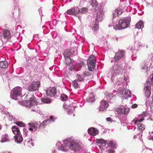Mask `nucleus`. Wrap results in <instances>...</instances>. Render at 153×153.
Segmentation results:
<instances>
[{
  "mask_svg": "<svg viewBox=\"0 0 153 153\" xmlns=\"http://www.w3.org/2000/svg\"><path fill=\"white\" fill-rule=\"evenodd\" d=\"M74 66H71L70 68V70L71 71H72L73 70H74V68H73V67H74Z\"/></svg>",
  "mask_w": 153,
  "mask_h": 153,
  "instance_id": "obj_52",
  "label": "nucleus"
},
{
  "mask_svg": "<svg viewBox=\"0 0 153 153\" xmlns=\"http://www.w3.org/2000/svg\"><path fill=\"white\" fill-rule=\"evenodd\" d=\"M109 104L105 100H103L100 102V105L99 110L100 111H103L108 106Z\"/></svg>",
  "mask_w": 153,
  "mask_h": 153,
  "instance_id": "obj_11",
  "label": "nucleus"
},
{
  "mask_svg": "<svg viewBox=\"0 0 153 153\" xmlns=\"http://www.w3.org/2000/svg\"><path fill=\"white\" fill-rule=\"evenodd\" d=\"M0 153H5L4 152H0Z\"/></svg>",
  "mask_w": 153,
  "mask_h": 153,
  "instance_id": "obj_56",
  "label": "nucleus"
},
{
  "mask_svg": "<svg viewBox=\"0 0 153 153\" xmlns=\"http://www.w3.org/2000/svg\"><path fill=\"white\" fill-rule=\"evenodd\" d=\"M105 140L102 139H97L96 140V142L97 143L101 144L104 142Z\"/></svg>",
  "mask_w": 153,
  "mask_h": 153,
  "instance_id": "obj_40",
  "label": "nucleus"
},
{
  "mask_svg": "<svg viewBox=\"0 0 153 153\" xmlns=\"http://www.w3.org/2000/svg\"><path fill=\"white\" fill-rule=\"evenodd\" d=\"M95 57L94 55L92 54L89 57L87 60V65L89 70L93 71L95 67Z\"/></svg>",
  "mask_w": 153,
  "mask_h": 153,
  "instance_id": "obj_3",
  "label": "nucleus"
},
{
  "mask_svg": "<svg viewBox=\"0 0 153 153\" xmlns=\"http://www.w3.org/2000/svg\"><path fill=\"white\" fill-rule=\"evenodd\" d=\"M125 110H125V113H124V114H127L129 112V110L128 108H125Z\"/></svg>",
  "mask_w": 153,
  "mask_h": 153,
  "instance_id": "obj_49",
  "label": "nucleus"
},
{
  "mask_svg": "<svg viewBox=\"0 0 153 153\" xmlns=\"http://www.w3.org/2000/svg\"><path fill=\"white\" fill-rule=\"evenodd\" d=\"M107 142V141L105 140L102 144H100L99 145L100 148L101 149H102L103 147L105 146Z\"/></svg>",
  "mask_w": 153,
  "mask_h": 153,
  "instance_id": "obj_41",
  "label": "nucleus"
},
{
  "mask_svg": "<svg viewBox=\"0 0 153 153\" xmlns=\"http://www.w3.org/2000/svg\"><path fill=\"white\" fill-rule=\"evenodd\" d=\"M73 8L68 10L67 11V13L68 14H73Z\"/></svg>",
  "mask_w": 153,
  "mask_h": 153,
  "instance_id": "obj_42",
  "label": "nucleus"
},
{
  "mask_svg": "<svg viewBox=\"0 0 153 153\" xmlns=\"http://www.w3.org/2000/svg\"><path fill=\"white\" fill-rule=\"evenodd\" d=\"M28 130L30 131H35L39 127V124L37 123H30L28 124Z\"/></svg>",
  "mask_w": 153,
  "mask_h": 153,
  "instance_id": "obj_9",
  "label": "nucleus"
},
{
  "mask_svg": "<svg viewBox=\"0 0 153 153\" xmlns=\"http://www.w3.org/2000/svg\"><path fill=\"white\" fill-rule=\"evenodd\" d=\"M88 132L89 135L93 136H96L99 133L98 130L93 127L88 128Z\"/></svg>",
  "mask_w": 153,
  "mask_h": 153,
  "instance_id": "obj_12",
  "label": "nucleus"
},
{
  "mask_svg": "<svg viewBox=\"0 0 153 153\" xmlns=\"http://www.w3.org/2000/svg\"><path fill=\"white\" fill-rule=\"evenodd\" d=\"M125 52L124 50H119L117 52L114 56V60L115 62L119 61L120 59L125 56Z\"/></svg>",
  "mask_w": 153,
  "mask_h": 153,
  "instance_id": "obj_6",
  "label": "nucleus"
},
{
  "mask_svg": "<svg viewBox=\"0 0 153 153\" xmlns=\"http://www.w3.org/2000/svg\"><path fill=\"white\" fill-rule=\"evenodd\" d=\"M50 120H53V116H51L50 117Z\"/></svg>",
  "mask_w": 153,
  "mask_h": 153,
  "instance_id": "obj_53",
  "label": "nucleus"
},
{
  "mask_svg": "<svg viewBox=\"0 0 153 153\" xmlns=\"http://www.w3.org/2000/svg\"><path fill=\"white\" fill-rule=\"evenodd\" d=\"M27 134H26V136H27Z\"/></svg>",
  "mask_w": 153,
  "mask_h": 153,
  "instance_id": "obj_58",
  "label": "nucleus"
},
{
  "mask_svg": "<svg viewBox=\"0 0 153 153\" xmlns=\"http://www.w3.org/2000/svg\"><path fill=\"white\" fill-rule=\"evenodd\" d=\"M48 122H50V120L49 119H48L46 120H44L43 122H42L41 124H39V128H41V126H42L43 127V128L45 126V125H46L47 123Z\"/></svg>",
  "mask_w": 153,
  "mask_h": 153,
  "instance_id": "obj_25",
  "label": "nucleus"
},
{
  "mask_svg": "<svg viewBox=\"0 0 153 153\" xmlns=\"http://www.w3.org/2000/svg\"><path fill=\"white\" fill-rule=\"evenodd\" d=\"M73 14L75 16H77V14L80 13V10L76 7L73 8Z\"/></svg>",
  "mask_w": 153,
  "mask_h": 153,
  "instance_id": "obj_27",
  "label": "nucleus"
},
{
  "mask_svg": "<svg viewBox=\"0 0 153 153\" xmlns=\"http://www.w3.org/2000/svg\"><path fill=\"white\" fill-rule=\"evenodd\" d=\"M98 28V26L97 25H94L93 27V29L95 31L97 30Z\"/></svg>",
  "mask_w": 153,
  "mask_h": 153,
  "instance_id": "obj_44",
  "label": "nucleus"
},
{
  "mask_svg": "<svg viewBox=\"0 0 153 153\" xmlns=\"http://www.w3.org/2000/svg\"><path fill=\"white\" fill-rule=\"evenodd\" d=\"M84 63L82 62H81L79 64H76L73 67L74 71H78L81 70L82 67H84Z\"/></svg>",
  "mask_w": 153,
  "mask_h": 153,
  "instance_id": "obj_14",
  "label": "nucleus"
},
{
  "mask_svg": "<svg viewBox=\"0 0 153 153\" xmlns=\"http://www.w3.org/2000/svg\"><path fill=\"white\" fill-rule=\"evenodd\" d=\"M66 65H69L72 63V60L70 57L65 58Z\"/></svg>",
  "mask_w": 153,
  "mask_h": 153,
  "instance_id": "obj_29",
  "label": "nucleus"
},
{
  "mask_svg": "<svg viewBox=\"0 0 153 153\" xmlns=\"http://www.w3.org/2000/svg\"><path fill=\"white\" fill-rule=\"evenodd\" d=\"M148 87L151 88V84L149 81H146L144 88H148Z\"/></svg>",
  "mask_w": 153,
  "mask_h": 153,
  "instance_id": "obj_39",
  "label": "nucleus"
},
{
  "mask_svg": "<svg viewBox=\"0 0 153 153\" xmlns=\"http://www.w3.org/2000/svg\"><path fill=\"white\" fill-rule=\"evenodd\" d=\"M116 10L117 11L118 14H119L120 15L122 14V11L119 8H117Z\"/></svg>",
  "mask_w": 153,
  "mask_h": 153,
  "instance_id": "obj_46",
  "label": "nucleus"
},
{
  "mask_svg": "<svg viewBox=\"0 0 153 153\" xmlns=\"http://www.w3.org/2000/svg\"><path fill=\"white\" fill-rule=\"evenodd\" d=\"M104 11L103 10L100 9L99 10L96 14V21L99 22L101 21L103 19V16L104 15Z\"/></svg>",
  "mask_w": 153,
  "mask_h": 153,
  "instance_id": "obj_10",
  "label": "nucleus"
},
{
  "mask_svg": "<svg viewBox=\"0 0 153 153\" xmlns=\"http://www.w3.org/2000/svg\"><path fill=\"white\" fill-rule=\"evenodd\" d=\"M73 53L69 50L67 49L65 50L64 53V56L65 58L70 57Z\"/></svg>",
  "mask_w": 153,
  "mask_h": 153,
  "instance_id": "obj_19",
  "label": "nucleus"
},
{
  "mask_svg": "<svg viewBox=\"0 0 153 153\" xmlns=\"http://www.w3.org/2000/svg\"><path fill=\"white\" fill-rule=\"evenodd\" d=\"M41 85L39 81H33L29 86L28 89L30 91H34L38 89Z\"/></svg>",
  "mask_w": 153,
  "mask_h": 153,
  "instance_id": "obj_5",
  "label": "nucleus"
},
{
  "mask_svg": "<svg viewBox=\"0 0 153 153\" xmlns=\"http://www.w3.org/2000/svg\"><path fill=\"white\" fill-rule=\"evenodd\" d=\"M8 63L6 61H1L0 62V68H4L8 66Z\"/></svg>",
  "mask_w": 153,
  "mask_h": 153,
  "instance_id": "obj_21",
  "label": "nucleus"
},
{
  "mask_svg": "<svg viewBox=\"0 0 153 153\" xmlns=\"http://www.w3.org/2000/svg\"><path fill=\"white\" fill-rule=\"evenodd\" d=\"M144 120V118L143 117V118H141L140 119H136L135 120H134V124L135 125H137V122H141L143 121Z\"/></svg>",
  "mask_w": 153,
  "mask_h": 153,
  "instance_id": "obj_33",
  "label": "nucleus"
},
{
  "mask_svg": "<svg viewBox=\"0 0 153 153\" xmlns=\"http://www.w3.org/2000/svg\"><path fill=\"white\" fill-rule=\"evenodd\" d=\"M61 98L63 101H66L68 99V96L64 94H61Z\"/></svg>",
  "mask_w": 153,
  "mask_h": 153,
  "instance_id": "obj_34",
  "label": "nucleus"
},
{
  "mask_svg": "<svg viewBox=\"0 0 153 153\" xmlns=\"http://www.w3.org/2000/svg\"><path fill=\"white\" fill-rule=\"evenodd\" d=\"M1 125H0V130H1Z\"/></svg>",
  "mask_w": 153,
  "mask_h": 153,
  "instance_id": "obj_55",
  "label": "nucleus"
},
{
  "mask_svg": "<svg viewBox=\"0 0 153 153\" xmlns=\"http://www.w3.org/2000/svg\"><path fill=\"white\" fill-rule=\"evenodd\" d=\"M137 125L138 130L143 131L145 129V126L142 123H137Z\"/></svg>",
  "mask_w": 153,
  "mask_h": 153,
  "instance_id": "obj_26",
  "label": "nucleus"
},
{
  "mask_svg": "<svg viewBox=\"0 0 153 153\" xmlns=\"http://www.w3.org/2000/svg\"><path fill=\"white\" fill-rule=\"evenodd\" d=\"M14 138L15 141L17 143H20L23 141L22 136L21 134L15 136Z\"/></svg>",
  "mask_w": 153,
  "mask_h": 153,
  "instance_id": "obj_17",
  "label": "nucleus"
},
{
  "mask_svg": "<svg viewBox=\"0 0 153 153\" xmlns=\"http://www.w3.org/2000/svg\"><path fill=\"white\" fill-rule=\"evenodd\" d=\"M12 129L13 133L15 135H16L20 134L19 128L16 126H13Z\"/></svg>",
  "mask_w": 153,
  "mask_h": 153,
  "instance_id": "obj_18",
  "label": "nucleus"
},
{
  "mask_svg": "<svg viewBox=\"0 0 153 153\" xmlns=\"http://www.w3.org/2000/svg\"><path fill=\"white\" fill-rule=\"evenodd\" d=\"M115 146L114 143L113 141H111L108 143V146L111 148H114Z\"/></svg>",
  "mask_w": 153,
  "mask_h": 153,
  "instance_id": "obj_37",
  "label": "nucleus"
},
{
  "mask_svg": "<svg viewBox=\"0 0 153 153\" xmlns=\"http://www.w3.org/2000/svg\"><path fill=\"white\" fill-rule=\"evenodd\" d=\"M152 133L153 134V131H152Z\"/></svg>",
  "mask_w": 153,
  "mask_h": 153,
  "instance_id": "obj_57",
  "label": "nucleus"
},
{
  "mask_svg": "<svg viewBox=\"0 0 153 153\" xmlns=\"http://www.w3.org/2000/svg\"><path fill=\"white\" fill-rule=\"evenodd\" d=\"M64 144L63 150L65 151L71 149L76 151L80 149L82 146L80 142L72 140L64 141Z\"/></svg>",
  "mask_w": 153,
  "mask_h": 153,
  "instance_id": "obj_1",
  "label": "nucleus"
},
{
  "mask_svg": "<svg viewBox=\"0 0 153 153\" xmlns=\"http://www.w3.org/2000/svg\"><path fill=\"white\" fill-rule=\"evenodd\" d=\"M41 101L42 102L45 103H50L51 101L49 98H42L41 99Z\"/></svg>",
  "mask_w": 153,
  "mask_h": 153,
  "instance_id": "obj_24",
  "label": "nucleus"
},
{
  "mask_svg": "<svg viewBox=\"0 0 153 153\" xmlns=\"http://www.w3.org/2000/svg\"><path fill=\"white\" fill-rule=\"evenodd\" d=\"M152 100H151V103L152 105H153V94L152 95Z\"/></svg>",
  "mask_w": 153,
  "mask_h": 153,
  "instance_id": "obj_51",
  "label": "nucleus"
},
{
  "mask_svg": "<svg viewBox=\"0 0 153 153\" xmlns=\"http://www.w3.org/2000/svg\"><path fill=\"white\" fill-rule=\"evenodd\" d=\"M113 69L118 75L122 73L123 70L121 66L119 65H115L113 67Z\"/></svg>",
  "mask_w": 153,
  "mask_h": 153,
  "instance_id": "obj_13",
  "label": "nucleus"
},
{
  "mask_svg": "<svg viewBox=\"0 0 153 153\" xmlns=\"http://www.w3.org/2000/svg\"><path fill=\"white\" fill-rule=\"evenodd\" d=\"M108 152L109 153H114L115 151L114 149H110L108 150Z\"/></svg>",
  "mask_w": 153,
  "mask_h": 153,
  "instance_id": "obj_50",
  "label": "nucleus"
},
{
  "mask_svg": "<svg viewBox=\"0 0 153 153\" xmlns=\"http://www.w3.org/2000/svg\"><path fill=\"white\" fill-rule=\"evenodd\" d=\"M76 80H74L72 82L73 85L75 88H79V85L77 83Z\"/></svg>",
  "mask_w": 153,
  "mask_h": 153,
  "instance_id": "obj_32",
  "label": "nucleus"
},
{
  "mask_svg": "<svg viewBox=\"0 0 153 153\" xmlns=\"http://www.w3.org/2000/svg\"><path fill=\"white\" fill-rule=\"evenodd\" d=\"M131 18L129 17L123 18L120 19L118 24L114 26V28L116 30L125 29L128 27Z\"/></svg>",
  "mask_w": 153,
  "mask_h": 153,
  "instance_id": "obj_2",
  "label": "nucleus"
},
{
  "mask_svg": "<svg viewBox=\"0 0 153 153\" xmlns=\"http://www.w3.org/2000/svg\"><path fill=\"white\" fill-rule=\"evenodd\" d=\"M113 14L114 17L118 16L119 15V14H118L117 11L116 10L114 11Z\"/></svg>",
  "mask_w": 153,
  "mask_h": 153,
  "instance_id": "obj_45",
  "label": "nucleus"
},
{
  "mask_svg": "<svg viewBox=\"0 0 153 153\" xmlns=\"http://www.w3.org/2000/svg\"><path fill=\"white\" fill-rule=\"evenodd\" d=\"M91 5L95 8L98 6V2L96 0H92Z\"/></svg>",
  "mask_w": 153,
  "mask_h": 153,
  "instance_id": "obj_31",
  "label": "nucleus"
},
{
  "mask_svg": "<svg viewBox=\"0 0 153 153\" xmlns=\"http://www.w3.org/2000/svg\"><path fill=\"white\" fill-rule=\"evenodd\" d=\"M88 9L86 7H83L80 10V13L82 14L87 13L88 11Z\"/></svg>",
  "mask_w": 153,
  "mask_h": 153,
  "instance_id": "obj_28",
  "label": "nucleus"
},
{
  "mask_svg": "<svg viewBox=\"0 0 153 153\" xmlns=\"http://www.w3.org/2000/svg\"><path fill=\"white\" fill-rule=\"evenodd\" d=\"M22 88L20 87H16L11 91L10 97L11 98L17 100L22 94Z\"/></svg>",
  "mask_w": 153,
  "mask_h": 153,
  "instance_id": "obj_4",
  "label": "nucleus"
},
{
  "mask_svg": "<svg viewBox=\"0 0 153 153\" xmlns=\"http://www.w3.org/2000/svg\"><path fill=\"white\" fill-rule=\"evenodd\" d=\"M123 92L124 93V94L126 95L127 96H129L131 95V92L129 91L124 90L123 91L122 94H123Z\"/></svg>",
  "mask_w": 153,
  "mask_h": 153,
  "instance_id": "obj_36",
  "label": "nucleus"
},
{
  "mask_svg": "<svg viewBox=\"0 0 153 153\" xmlns=\"http://www.w3.org/2000/svg\"><path fill=\"white\" fill-rule=\"evenodd\" d=\"M144 90L145 91V95L147 98H149L151 94V88L148 87V88H144Z\"/></svg>",
  "mask_w": 153,
  "mask_h": 153,
  "instance_id": "obj_22",
  "label": "nucleus"
},
{
  "mask_svg": "<svg viewBox=\"0 0 153 153\" xmlns=\"http://www.w3.org/2000/svg\"><path fill=\"white\" fill-rule=\"evenodd\" d=\"M30 108L31 109L30 111L32 112H36L38 109V108L37 105L33 106L31 107Z\"/></svg>",
  "mask_w": 153,
  "mask_h": 153,
  "instance_id": "obj_35",
  "label": "nucleus"
},
{
  "mask_svg": "<svg viewBox=\"0 0 153 153\" xmlns=\"http://www.w3.org/2000/svg\"><path fill=\"white\" fill-rule=\"evenodd\" d=\"M46 94L48 96L53 97L56 94V88L54 87H50L46 91Z\"/></svg>",
  "mask_w": 153,
  "mask_h": 153,
  "instance_id": "obj_7",
  "label": "nucleus"
},
{
  "mask_svg": "<svg viewBox=\"0 0 153 153\" xmlns=\"http://www.w3.org/2000/svg\"><path fill=\"white\" fill-rule=\"evenodd\" d=\"M135 27L136 28L140 29L144 27L143 23L142 21H140L136 24Z\"/></svg>",
  "mask_w": 153,
  "mask_h": 153,
  "instance_id": "obj_23",
  "label": "nucleus"
},
{
  "mask_svg": "<svg viewBox=\"0 0 153 153\" xmlns=\"http://www.w3.org/2000/svg\"><path fill=\"white\" fill-rule=\"evenodd\" d=\"M3 36L6 39L10 37V31L9 30L4 29L3 30Z\"/></svg>",
  "mask_w": 153,
  "mask_h": 153,
  "instance_id": "obj_15",
  "label": "nucleus"
},
{
  "mask_svg": "<svg viewBox=\"0 0 153 153\" xmlns=\"http://www.w3.org/2000/svg\"><path fill=\"white\" fill-rule=\"evenodd\" d=\"M138 105L136 104H134L132 105L131 107L133 108H136L137 107Z\"/></svg>",
  "mask_w": 153,
  "mask_h": 153,
  "instance_id": "obj_48",
  "label": "nucleus"
},
{
  "mask_svg": "<svg viewBox=\"0 0 153 153\" xmlns=\"http://www.w3.org/2000/svg\"><path fill=\"white\" fill-rule=\"evenodd\" d=\"M84 75L85 76H88L91 74V73L89 72L88 71H85L83 73Z\"/></svg>",
  "mask_w": 153,
  "mask_h": 153,
  "instance_id": "obj_43",
  "label": "nucleus"
},
{
  "mask_svg": "<svg viewBox=\"0 0 153 153\" xmlns=\"http://www.w3.org/2000/svg\"><path fill=\"white\" fill-rule=\"evenodd\" d=\"M125 108L123 106H121L116 109V111L119 114H123L125 113Z\"/></svg>",
  "mask_w": 153,
  "mask_h": 153,
  "instance_id": "obj_16",
  "label": "nucleus"
},
{
  "mask_svg": "<svg viewBox=\"0 0 153 153\" xmlns=\"http://www.w3.org/2000/svg\"><path fill=\"white\" fill-rule=\"evenodd\" d=\"M91 99H93V100H94V98H93L91 97H90L89 100H91Z\"/></svg>",
  "mask_w": 153,
  "mask_h": 153,
  "instance_id": "obj_54",
  "label": "nucleus"
},
{
  "mask_svg": "<svg viewBox=\"0 0 153 153\" xmlns=\"http://www.w3.org/2000/svg\"><path fill=\"white\" fill-rule=\"evenodd\" d=\"M76 77L77 78V81H84V79L83 78L81 77V76L79 74H77L76 76Z\"/></svg>",
  "mask_w": 153,
  "mask_h": 153,
  "instance_id": "obj_38",
  "label": "nucleus"
},
{
  "mask_svg": "<svg viewBox=\"0 0 153 153\" xmlns=\"http://www.w3.org/2000/svg\"><path fill=\"white\" fill-rule=\"evenodd\" d=\"M26 107L30 109V108L33 106H35L36 104L37 101L35 99L34 97L32 96L30 98V100H27Z\"/></svg>",
  "mask_w": 153,
  "mask_h": 153,
  "instance_id": "obj_8",
  "label": "nucleus"
},
{
  "mask_svg": "<svg viewBox=\"0 0 153 153\" xmlns=\"http://www.w3.org/2000/svg\"><path fill=\"white\" fill-rule=\"evenodd\" d=\"M15 123L19 127H23L25 126V125L22 122L17 121L15 122Z\"/></svg>",
  "mask_w": 153,
  "mask_h": 153,
  "instance_id": "obj_30",
  "label": "nucleus"
},
{
  "mask_svg": "<svg viewBox=\"0 0 153 153\" xmlns=\"http://www.w3.org/2000/svg\"><path fill=\"white\" fill-rule=\"evenodd\" d=\"M9 141V140L8 134H5L3 135L1 137L0 142L1 143H4Z\"/></svg>",
  "mask_w": 153,
  "mask_h": 153,
  "instance_id": "obj_20",
  "label": "nucleus"
},
{
  "mask_svg": "<svg viewBox=\"0 0 153 153\" xmlns=\"http://www.w3.org/2000/svg\"><path fill=\"white\" fill-rule=\"evenodd\" d=\"M106 120L107 121L112 122L113 120L111 117H108L106 118Z\"/></svg>",
  "mask_w": 153,
  "mask_h": 153,
  "instance_id": "obj_47",
  "label": "nucleus"
}]
</instances>
